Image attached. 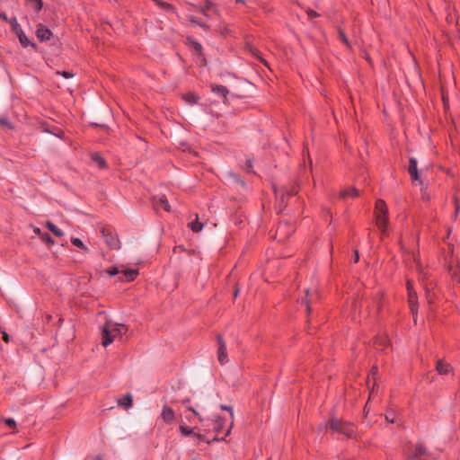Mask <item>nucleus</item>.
Returning a JSON list of instances; mask_svg holds the SVG:
<instances>
[{"instance_id": "bf43d9fd", "label": "nucleus", "mask_w": 460, "mask_h": 460, "mask_svg": "<svg viewBox=\"0 0 460 460\" xmlns=\"http://www.w3.org/2000/svg\"><path fill=\"white\" fill-rule=\"evenodd\" d=\"M232 426H233V423H231V426L228 429V430L226 431V436H228L230 434V430H231Z\"/></svg>"}, {"instance_id": "c9c22d12", "label": "nucleus", "mask_w": 460, "mask_h": 460, "mask_svg": "<svg viewBox=\"0 0 460 460\" xmlns=\"http://www.w3.org/2000/svg\"><path fill=\"white\" fill-rule=\"evenodd\" d=\"M106 272H107L110 276H115V275L119 274L120 270H119L118 267L113 266V267H111V268L107 269V270H106Z\"/></svg>"}, {"instance_id": "5701e85b", "label": "nucleus", "mask_w": 460, "mask_h": 460, "mask_svg": "<svg viewBox=\"0 0 460 460\" xmlns=\"http://www.w3.org/2000/svg\"><path fill=\"white\" fill-rule=\"evenodd\" d=\"M189 226L191 229V231H193L195 233H198L202 230L203 224L199 222L198 215H196V219L194 221H192L191 223H190Z\"/></svg>"}, {"instance_id": "2f4dec72", "label": "nucleus", "mask_w": 460, "mask_h": 460, "mask_svg": "<svg viewBox=\"0 0 460 460\" xmlns=\"http://www.w3.org/2000/svg\"><path fill=\"white\" fill-rule=\"evenodd\" d=\"M159 205L165 210L170 211L169 202L164 195L159 198Z\"/></svg>"}, {"instance_id": "e2e57ef3", "label": "nucleus", "mask_w": 460, "mask_h": 460, "mask_svg": "<svg viewBox=\"0 0 460 460\" xmlns=\"http://www.w3.org/2000/svg\"><path fill=\"white\" fill-rule=\"evenodd\" d=\"M235 1L238 2V3H242V4L244 3V0H235Z\"/></svg>"}, {"instance_id": "9b49d317", "label": "nucleus", "mask_w": 460, "mask_h": 460, "mask_svg": "<svg viewBox=\"0 0 460 460\" xmlns=\"http://www.w3.org/2000/svg\"><path fill=\"white\" fill-rule=\"evenodd\" d=\"M13 33H15V35L17 36V38L19 39V41L21 43V45L23 47V48H27L29 46H31L33 49H36V44L31 42L29 38L25 35V33L23 32L22 29L20 27H18L17 29H15L13 31Z\"/></svg>"}, {"instance_id": "1a4fd4ad", "label": "nucleus", "mask_w": 460, "mask_h": 460, "mask_svg": "<svg viewBox=\"0 0 460 460\" xmlns=\"http://www.w3.org/2000/svg\"><path fill=\"white\" fill-rule=\"evenodd\" d=\"M36 36L41 42H43L49 40L52 38L53 33L45 25L40 23L37 26Z\"/></svg>"}, {"instance_id": "aec40b11", "label": "nucleus", "mask_w": 460, "mask_h": 460, "mask_svg": "<svg viewBox=\"0 0 460 460\" xmlns=\"http://www.w3.org/2000/svg\"><path fill=\"white\" fill-rule=\"evenodd\" d=\"M46 227L52 232L56 236L61 237L64 235V232L60 230L54 223L51 221L46 222Z\"/></svg>"}, {"instance_id": "ddd939ff", "label": "nucleus", "mask_w": 460, "mask_h": 460, "mask_svg": "<svg viewBox=\"0 0 460 460\" xmlns=\"http://www.w3.org/2000/svg\"><path fill=\"white\" fill-rule=\"evenodd\" d=\"M418 162L414 157H411L409 160L408 172L413 181H420L419 172H418Z\"/></svg>"}, {"instance_id": "72a5a7b5", "label": "nucleus", "mask_w": 460, "mask_h": 460, "mask_svg": "<svg viewBox=\"0 0 460 460\" xmlns=\"http://www.w3.org/2000/svg\"><path fill=\"white\" fill-rule=\"evenodd\" d=\"M190 22L191 23H193V24H196V25H198V26H199V27L203 28V29H208V26L206 23H204V22H202L199 21V20H198L196 17H194V16H191V17L190 18Z\"/></svg>"}, {"instance_id": "c756f323", "label": "nucleus", "mask_w": 460, "mask_h": 460, "mask_svg": "<svg viewBox=\"0 0 460 460\" xmlns=\"http://www.w3.org/2000/svg\"><path fill=\"white\" fill-rule=\"evenodd\" d=\"M155 1L156 4H157L160 8L164 9V11H166V12H169V11H172V10H173L172 5V4H168V3L163 2V1H161V0H155Z\"/></svg>"}, {"instance_id": "f03ea898", "label": "nucleus", "mask_w": 460, "mask_h": 460, "mask_svg": "<svg viewBox=\"0 0 460 460\" xmlns=\"http://www.w3.org/2000/svg\"><path fill=\"white\" fill-rule=\"evenodd\" d=\"M327 427L333 432L343 434L349 438H355L357 435V429L353 423L336 417L329 420Z\"/></svg>"}, {"instance_id": "79ce46f5", "label": "nucleus", "mask_w": 460, "mask_h": 460, "mask_svg": "<svg viewBox=\"0 0 460 460\" xmlns=\"http://www.w3.org/2000/svg\"><path fill=\"white\" fill-rule=\"evenodd\" d=\"M4 423L10 427V428H15L16 427V423H15V420L12 418H7V419H4Z\"/></svg>"}, {"instance_id": "393cba45", "label": "nucleus", "mask_w": 460, "mask_h": 460, "mask_svg": "<svg viewBox=\"0 0 460 460\" xmlns=\"http://www.w3.org/2000/svg\"><path fill=\"white\" fill-rule=\"evenodd\" d=\"M183 99L190 104L198 103L199 98L195 95L193 93H188L183 96Z\"/></svg>"}, {"instance_id": "473e14b6", "label": "nucleus", "mask_w": 460, "mask_h": 460, "mask_svg": "<svg viewBox=\"0 0 460 460\" xmlns=\"http://www.w3.org/2000/svg\"><path fill=\"white\" fill-rule=\"evenodd\" d=\"M452 279L457 283H460V266L456 267L452 271Z\"/></svg>"}, {"instance_id": "a211bd4d", "label": "nucleus", "mask_w": 460, "mask_h": 460, "mask_svg": "<svg viewBox=\"0 0 460 460\" xmlns=\"http://www.w3.org/2000/svg\"><path fill=\"white\" fill-rule=\"evenodd\" d=\"M359 195V192L358 190L354 188V187H350L349 189H346V190H343L341 191L340 193V198L341 199H346V198H356Z\"/></svg>"}, {"instance_id": "2eb2a0df", "label": "nucleus", "mask_w": 460, "mask_h": 460, "mask_svg": "<svg viewBox=\"0 0 460 460\" xmlns=\"http://www.w3.org/2000/svg\"><path fill=\"white\" fill-rule=\"evenodd\" d=\"M436 370L439 375H448L453 371V367L450 366V364L438 359L436 364Z\"/></svg>"}, {"instance_id": "09e8293b", "label": "nucleus", "mask_w": 460, "mask_h": 460, "mask_svg": "<svg viewBox=\"0 0 460 460\" xmlns=\"http://www.w3.org/2000/svg\"><path fill=\"white\" fill-rule=\"evenodd\" d=\"M0 124L4 125V126H6V127H8L10 128H12L11 123L9 122V120L6 118H0Z\"/></svg>"}, {"instance_id": "6e6552de", "label": "nucleus", "mask_w": 460, "mask_h": 460, "mask_svg": "<svg viewBox=\"0 0 460 460\" xmlns=\"http://www.w3.org/2000/svg\"><path fill=\"white\" fill-rule=\"evenodd\" d=\"M410 455L416 460H426V457L429 456V453L424 445L417 443L415 445L414 452L411 453Z\"/></svg>"}, {"instance_id": "4d7b16f0", "label": "nucleus", "mask_w": 460, "mask_h": 460, "mask_svg": "<svg viewBox=\"0 0 460 460\" xmlns=\"http://www.w3.org/2000/svg\"><path fill=\"white\" fill-rule=\"evenodd\" d=\"M190 402V398H186V399H184V400H182V401H181V402H182L183 404H187V403H189Z\"/></svg>"}, {"instance_id": "0e129e2a", "label": "nucleus", "mask_w": 460, "mask_h": 460, "mask_svg": "<svg viewBox=\"0 0 460 460\" xmlns=\"http://www.w3.org/2000/svg\"><path fill=\"white\" fill-rule=\"evenodd\" d=\"M94 460H102L101 456H97Z\"/></svg>"}, {"instance_id": "4be33fe9", "label": "nucleus", "mask_w": 460, "mask_h": 460, "mask_svg": "<svg viewBox=\"0 0 460 460\" xmlns=\"http://www.w3.org/2000/svg\"><path fill=\"white\" fill-rule=\"evenodd\" d=\"M26 2L31 4V7L36 13H39L43 7L42 0H26Z\"/></svg>"}, {"instance_id": "0eeeda50", "label": "nucleus", "mask_w": 460, "mask_h": 460, "mask_svg": "<svg viewBox=\"0 0 460 460\" xmlns=\"http://www.w3.org/2000/svg\"><path fill=\"white\" fill-rule=\"evenodd\" d=\"M408 304L413 317V321L416 323V316L419 309L418 296L416 292H410V294H408Z\"/></svg>"}, {"instance_id": "6e6d98bb", "label": "nucleus", "mask_w": 460, "mask_h": 460, "mask_svg": "<svg viewBox=\"0 0 460 460\" xmlns=\"http://www.w3.org/2000/svg\"><path fill=\"white\" fill-rule=\"evenodd\" d=\"M377 373V367L374 366L371 369V374L374 376Z\"/></svg>"}, {"instance_id": "338daca9", "label": "nucleus", "mask_w": 460, "mask_h": 460, "mask_svg": "<svg viewBox=\"0 0 460 460\" xmlns=\"http://www.w3.org/2000/svg\"><path fill=\"white\" fill-rule=\"evenodd\" d=\"M153 203H155V205H157L155 199H154Z\"/></svg>"}, {"instance_id": "f8f14e48", "label": "nucleus", "mask_w": 460, "mask_h": 460, "mask_svg": "<svg viewBox=\"0 0 460 460\" xmlns=\"http://www.w3.org/2000/svg\"><path fill=\"white\" fill-rule=\"evenodd\" d=\"M318 299L317 292L310 293L309 289L305 290V296L302 299V304L306 306L307 314H311V305Z\"/></svg>"}, {"instance_id": "f257e3e1", "label": "nucleus", "mask_w": 460, "mask_h": 460, "mask_svg": "<svg viewBox=\"0 0 460 460\" xmlns=\"http://www.w3.org/2000/svg\"><path fill=\"white\" fill-rule=\"evenodd\" d=\"M128 331V328L124 324H118L111 321H107L102 327V344L104 347L109 346L114 341V339L118 336H122Z\"/></svg>"}, {"instance_id": "69168bd1", "label": "nucleus", "mask_w": 460, "mask_h": 460, "mask_svg": "<svg viewBox=\"0 0 460 460\" xmlns=\"http://www.w3.org/2000/svg\"><path fill=\"white\" fill-rule=\"evenodd\" d=\"M353 306L356 308V306H357V302L356 301L353 303Z\"/></svg>"}, {"instance_id": "4468645a", "label": "nucleus", "mask_w": 460, "mask_h": 460, "mask_svg": "<svg viewBox=\"0 0 460 460\" xmlns=\"http://www.w3.org/2000/svg\"><path fill=\"white\" fill-rule=\"evenodd\" d=\"M33 233L38 235L42 242H44L48 246H51L54 244V240L53 238L50 236L49 234L48 233H44L40 230V228L39 227H34L33 228Z\"/></svg>"}, {"instance_id": "052dcab7", "label": "nucleus", "mask_w": 460, "mask_h": 460, "mask_svg": "<svg viewBox=\"0 0 460 460\" xmlns=\"http://www.w3.org/2000/svg\"><path fill=\"white\" fill-rule=\"evenodd\" d=\"M405 460H416V459H414L413 457H411V455H409V456L406 457V459H405Z\"/></svg>"}, {"instance_id": "13d9d810", "label": "nucleus", "mask_w": 460, "mask_h": 460, "mask_svg": "<svg viewBox=\"0 0 460 460\" xmlns=\"http://www.w3.org/2000/svg\"><path fill=\"white\" fill-rule=\"evenodd\" d=\"M289 227V230H288V233L287 234V235H290L293 232H294V229L292 226H288Z\"/></svg>"}, {"instance_id": "a18cd8bd", "label": "nucleus", "mask_w": 460, "mask_h": 460, "mask_svg": "<svg viewBox=\"0 0 460 460\" xmlns=\"http://www.w3.org/2000/svg\"><path fill=\"white\" fill-rule=\"evenodd\" d=\"M377 342L382 346H386L388 341L385 337H381V338L376 339V343H377Z\"/></svg>"}, {"instance_id": "412c9836", "label": "nucleus", "mask_w": 460, "mask_h": 460, "mask_svg": "<svg viewBox=\"0 0 460 460\" xmlns=\"http://www.w3.org/2000/svg\"><path fill=\"white\" fill-rule=\"evenodd\" d=\"M92 159L94 161L100 169L107 168V163L98 153L92 155Z\"/></svg>"}, {"instance_id": "4c0bfd02", "label": "nucleus", "mask_w": 460, "mask_h": 460, "mask_svg": "<svg viewBox=\"0 0 460 460\" xmlns=\"http://www.w3.org/2000/svg\"><path fill=\"white\" fill-rule=\"evenodd\" d=\"M252 53L254 57H256L261 63H263L265 66H268V63L267 61L262 58L261 56H260V51L258 49H252Z\"/></svg>"}, {"instance_id": "7c9ffc66", "label": "nucleus", "mask_w": 460, "mask_h": 460, "mask_svg": "<svg viewBox=\"0 0 460 460\" xmlns=\"http://www.w3.org/2000/svg\"><path fill=\"white\" fill-rule=\"evenodd\" d=\"M298 193V187L297 186H292L288 189L285 190V192L282 193V197L286 194L287 196H295ZM283 199V198H281Z\"/></svg>"}, {"instance_id": "603ef678", "label": "nucleus", "mask_w": 460, "mask_h": 460, "mask_svg": "<svg viewBox=\"0 0 460 460\" xmlns=\"http://www.w3.org/2000/svg\"><path fill=\"white\" fill-rule=\"evenodd\" d=\"M358 260H359L358 252V251L356 250V251L354 252V262H355V263H357V262L358 261Z\"/></svg>"}, {"instance_id": "a878e982", "label": "nucleus", "mask_w": 460, "mask_h": 460, "mask_svg": "<svg viewBox=\"0 0 460 460\" xmlns=\"http://www.w3.org/2000/svg\"><path fill=\"white\" fill-rule=\"evenodd\" d=\"M338 35L340 40L347 46V48H350V43L349 41L347 35L345 34L344 31L340 27L338 28Z\"/></svg>"}, {"instance_id": "58836bf2", "label": "nucleus", "mask_w": 460, "mask_h": 460, "mask_svg": "<svg viewBox=\"0 0 460 460\" xmlns=\"http://www.w3.org/2000/svg\"><path fill=\"white\" fill-rule=\"evenodd\" d=\"M57 74L61 75L66 79L72 78L75 75V74L70 71H58Z\"/></svg>"}, {"instance_id": "c85d7f7f", "label": "nucleus", "mask_w": 460, "mask_h": 460, "mask_svg": "<svg viewBox=\"0 0 460 460\" xmlns=\"http://www.w3.org/2000/svg\"><path fill=\"white\" fill-rule=\"evenodd\" d=\"M194 437L197 438L199 441L206 442L208 444L211 443V441H218L219 440L217 437H214L210 440V439L207 438L205 435L200 434V433H196V432L194 434Z\"/></svg>"}, {"instance_id": "9d476101", "label": "nucleus", "mask_w": 460, "mask_h": 460, "mask_svg": "<svg viewBox=\"0 0 460 460\" xmlns=\"http://www.w3.org/2000/svg\"><path fill=\"white\" fill-rule=\"evenodd\" d=\"M383 295L377 293L371 301L365 299L364 303L367 304V307H371L372 310L376 311V314H379L382 308Z\"/></svg>"}, {"instance_id": "39448f33", "label": "nucleus", "mask_w": 460, "mask_h": 460, "mask_svg": "<svg viewBox=\"0 0 460 460\" xmlns=\"http://www.w3.org/2000/svg\"><path fill=\"white\" fill-rule=\"evenodd\" d=\"M217 359L220 364L224 365L228 361L227 353H226V345L223 340L221 335L217 336Z\"/></svg>"}, {"instance_id": "f704fd0d", "label": "nucleus", "mask_w": 460, "mask_h": 460, "mask_svg": "<svg viewBox=\"0 0 460 460\" xmlns=\"http://www.w3.org/2000/svg\"><path fill=\"white\" fill-rule=\"evenodd\" d=\"M224 419L218 417L216 420V425L214 427L215 430L218 433L222 429H223V426H224Z\"/></svg>"}, {"instance_id": "423d86ee", "label": "nucleus", "mask_w": 460, "mask_h": 460, "mask_svg": "<svg viewBox=\"0 0 460 460\" xmlns=\"http://www.w3.org/2000/svg\"><path fill=\"white\" fill-rule=\"evenodd\" d=\"M120 275L118 279L120 282H130L133 281L139 274L137 269H125L120 270Z\"/></svg>"}, {"instance_id": "864d4df0", "label": "nucleus", "mask_w": 460, "mask_h": 460, "mask_svg": "<svg viewBox=\"0 0 460 460\" xmlns=\"http://www.w3.org/2000/svg\"><path fill=\"white\" fill-rule=\"evenodd\" d=\"M385 419H386V420H388L391 423L394 422V418L391 417V414H386Z\"/></svg>"}, {"instance_id": "cd10ccee", "label": "nucleus", "mask_w": 460, "mask_h": 460, "mask_svg": "<svg viewBox=\"0 0 460 460\" xmlns=\"http://www.w3.org/2000/svg\"><path fill=\"white\" fill-rule=\"evenodd\" d=\"M188 41H189V45L193 49H195V51L199 52L200 55L202 54L201 51H202V46L199 42H198L197 40H192V39H188Z\"/></svg>"}, {"instance_id": "b1692460", "label": "nucleus", "mask_w": 460, "mask_h": 460, "mask_svg": "<svg viewBox=\"0 0 460 460\" xmlns=\"http://www.w3.org/2000/svg\"><path fill=\"white\" fill-rule=\"evenodd\" d=\"M179 430L183 436H186V437H189V436L194 437V434H195L194 429L187 425H181L179 427Z\"/></svg>"}, {"instance_id": "3c124183", "label": "nucleus", "mask_w": 460, "mask_h": 460, "mask_svg": "<svg viewBox=\"0 0 460 460\" xmlns=\"http://www.w3.org/2000/svg\"><path fill=\"white\" fill-rule=\"evenodd\" d=\"M0 18L4 20V22H8L9 18L7 17L6 13L0 11Z\"/></svg>"}, {"instance_id": "7ed1b4c3", "label": "nucleus", "mask_w": 460, "mask_h": 460, "mask_svg": "<svg viewBox=\"0 0 460 460\" xmlns=\"http://www.w3.org/2000/svg\"><path fill=\"white\" fill-rule=\"evenodd\" d=\"M376 224L385 233L388 225V209L383 199H377L375 206Z\"/></svg>"}, {"instance_id": "6ab92c4d", "label": "nucleus", "mask_w": 460, "mask_h": 460, "mask_svg": "<svg viewBox=\"0 0 460 460\" xmlns=\"http://www.w3.org/2000/svg\"><path fill=\"white\" fill-rule=\"evenodd\" d=\"M132 395L127 394L124 397L118 400V405L125 409H128L132 406Z\"/></svg>"}, {"instance_id": "dca6fc26", "label": "nucleus", "mask_w": 460, "mask_h": 460, "mask_svg": "<svg viewBox=\"0 0 460 460\" xmlns=\"http://www.w3.org/2000/svg\"><path fill=\"white\" fill-rule=\"evenodd\" d=\"M162 418L166 423L172 422L175 419L174 411L172 408L164 405L162 411Z\"/></svg>"}, {"instance_id": "c03bdc74", "label": "nucleus", "mask_w": 460, "mask_h": 460, "mask_svg": "<svg viewBox=\"0 0 460 460\" xmlns=\"http://www.w3.org/2000/svg\"><path fill=\"white\" fill-rule=\"evenodd\" d=\"M220 409L223 410V411H228L230 412L231 418L232 419L234 418L233 409H232L231 406L221 404L220 405Z\"/></svg>"}, {"instance_id": "49530a36", "label": "nucleus", "mask_w": 460, "mask_h": 460, "mask_svg": "<svg viewBox=\"0 0 460 460\" xmlns=\"http://www.w3.org/2000/svg\"><path fill=\"white\" fill-rule=\"evenodd\" d=\"M406 288H407L408 294H410V292L411 293L415 292V290L413 288V283L411 280H407Z\"/></svg>"}, {"instance_id": "ea45409f", "label": "nucleus", "mask_w": 460, "mask_h": 460, "mask_svg": "<svg viewBox=\"0 0 460 460\" xmlns=\"http://www.w3.org/2000/svg\"><path fill=\"white\" fill-rule=\"evenodd\" d=\"M213 8V3L209 0H207L204 7H202V13L206 14V11L211 10Z\"/></svg>"}, {"instance_id": "20e7f679", "label": "nucleus", "mask_w": 460, "mask_h": 460, "mask_svg": "<svg viewBox=\"0 0 460 460\" xmlns=\"http://www.w3.org/2000/svg\"><path fill=\"white\" fill-rule=\"evenodd\" d=\"M101 232L105 243L110 249L118 250L120 248V242L118 234L112 229L109 227H102Z\"/></svg>"}, {"instance_id": "8fccbe9b", "label": "nucleus", "mask_w": 460, "mask_h": 460, "mask_svg": "<svg viewBox=\"0 0 460 460\" xmlns=\"http://www.w3.org/2000/svg\"><path fill=\"white\" fill-rule=\"evenodd\" d=\"M0 332H2V334H3V340H4L6 343H8V342L10 341V336L7 334V332H6L5 331H4V330H2V329H1V331H0Z\"/></svg>"}, {"instance_id": "5fc2aeb1", "label": "nucleus", "mask_w": 460, "mask_h": 460, "mask_svg": "<svg viewBox=\"0 0 460 460\" xmlns=\"http://www.w3.org/2000/svg\"><path fill=\"white\" fill-rule=\"evenodd\" d=\"M188 410L193 412L196 416H199V412L193 407L189 406Z\"/></svg>"}, {"instance_id": "a19ab883", "label": "nucleus", "mask_w": 460, "mask_h": 460, "mask_svg": "<svg viewBox=\"0 0 460 460\" xmlns=\"http://www.w3.org/2000/svg\"><path fill=\"white\" fill-rule=\"evenodd\" d=\"M460 211V201L458 199H455V213L454 217L456 218Z\"/></svg>"}, {"instance_id": "37998d69", "label": "nucleus", "mask_w": 460, "mask_h": 460, "mask_svg": "<svg viewBox=\"0 0 460 460\" xmlns=\"http://www.w3.org/2000/svg\"><path fill=\"white\" fill-rule=\"evenodd\" d=\"M288 227V226L286 224H279L277 227V234L281 235L282 234H284V230L285 228Z\"/></svg>"}, {"instance_id": "e433bc0d", "label": "nucleus", "mask_w": 460, "mask_h": 460, "mask_svg": "<svg viewBox=\"0 0 460 460\" xmlns=\"http://www.w3.org/2000/svg\"><path fill=\"white\" fill-rule=\"evenodd\" d=\"M8 23L11 24L13 31L18 27H20V24L18 23L16 17L10 18Z\"/></svg>"}, {"instance_id": "de8ad7c7", "label": "nucleus", "mask_w": 460, "mask_h": 460, "mask_svg": "<svg viewBox=\"0 0 460 460\" xmlns=\"http://www.w3.org/2000/svg\"><path fill=\"white\" fill-rule=\"evenodd\" d=\"M306 13H307V15H308V17H309L310 19H314V18H316V17H318V16H319V14H318L316 12H314V11H313V10H311V9H308V10L306 11Z\"/></svg>"}, {"instance_id": "f3484780", "label": "nucleus", "mask_w": 460, "mask_h": 460, "mask_svg": "<svg viewBox=\"0 0 460 460\" xmlns=\"http://www.w3.org/2000/svg\"><path fill=\"white\" fill-rule=\"evenodd\" d=\"M211 91L219 95L221 98H223L224 100L226 99V96L229 93L228 89L224 86V85H221V84H213L211 85Z\"/></svg>"}, {"instance_id": "680f3d73", "label": "nucleus", "mask_w": 460, "mask_h": 460, "mask_svg": "<svg viewBox=\"0 0 460 460\" xmlns=\"http://www.w3.org/2000/svg\"><path fill=\"white\" fill-rule=\"evenodd\" d=\"M238 291H239V290L236 288V289H235V291H234V297H236V296H237V295H238Z\"/></svg>"}, {"instance_id": "bb28decb", "label": "nucleus", "mask_w": 460, "mask_h": 460, "mask_svg": "<svg viewBox=\"0 0 460 460\" xmlns=\"http://www.w3.org/2000/svg\"><path fill=\"white\" fill-rule=\"evenodd\" d=\"M71 243H72L73 245H75V246H76L78 248H81L84 252H88V248L84 244V243L82 242V240L80 238L72 237L71 238Z\"/></svg>"}]
</instances>
